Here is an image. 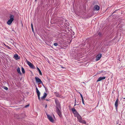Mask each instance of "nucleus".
Segmentation results:
<instances>
[{"label": "nucleus", "mask_w": 125, "mask_h": 125, "mask_svg": "<svg viewBox=\"0 0 125 125\" xmlns=\"http://www.w3.org/2000/svg\"><path fill=\"white\" fill-rule=\"evenodd\" d=\"M72 111L74 114L75 117H77L78 121L80 123L86 124V122L84 120L82 119V118L80 115L79 114L78 112L76 111V110L74 108H73Z\"/></svg>", "instance_id": "f257e3e1"}, {"label": "nucleus", "mask_w": 125, "mask_h": 125, "mask_svg": "<svg viewBox=\"0 0 125 125\" xmlns=\"http://www.w3.org/2000/svg\"><path fill=\"white\" fill-rule=\"evenodd\" d=\"M9 18L10 19L8 21L7 24L9 25L11 24L14 20V16L13 15L10 14Z\"/></svg>", "instance_id": "f03ea898"}, {"label": "nucleus", "mask_w": 125, "mask_h": 125, "mask_svg": "<svg viewBox=\"0 0 125 125\" xmlns=\"http://www.w3.org/2000/svg\"><path fill=\"white\" fill-rule=\"evenodd\" d=\"M47 117L49 121L52 123H54V119L51 115L46 114Z\"/></svg>", "instance_id": "7ed1b4c3"}, {"label": "nucleus", "mask_w": 125, "mask_h": 125, "mask_svg": "<svg viewBox=\"0 0 125 125\" xmlns=\"http://www.w3.org/2000/svg\"><path fill=\"white\" fill-rule=\"evenodd\" d=\"M56 107L57 108V112L58 114V115H59V116L61 117V112L60 110L59 109V107H60V105L59 104H57V105Z\"/></svg>", "instance_id": "20e7f679"}, {"label": "nucleus", "mask_w": 125, "mask_h": 125, "mask_svg": "<svg viewBox=\"0 0 125 125\" xmlns=\"http://www.w3.org/2000/svg\"><path fill=\"white\" fill-rule=\"evenodd\" d=\"M26 61L27 64L31 68H34V66L33 64L27 60H26Z\"/></svg>", "instance_id": "39448f33"}, {"label": "nucleus", "mask_w": 125, "mask_h": 125, "mask_svg": "<svg viewBox=\"0 0 125 125\" xmlns=\"http://www.w3.org/2000/svg\"><path fill=\"white\" fill-rule=\"evenodd\" d=\"M36 91L38 96V99L39 100H41L40 98V93L37 87L36 88Z\"/></svg>", "instance_id": "423d86ee"}, {"label": "nucleus", "mask_w": 125, "mask_h": 125, "mask_svg": "<svg viewBox=\"0 0 125 125\" xmlns=\"http://www.w3.org/2000/svg\"><path fill=\"white\" fill-rule=\"evenodd\" d=\"M102 57V54L100 53L98 54L96 56V60L98 61Z\"/></svg>", "instance_id": "0eeeda50"}, {"label": "nucleus", "mask_w": 125, "mask_h": 125, "mask_svg": "<svg viewBox=\"0 0 125 125\" xmlns=\"http://www.w3.org/2000/svg\"><path fill=\"white\" fill-rule=\"evenodd\" d=\"M100 7L98 5H95L94 8L93 10H99Z\"/></svg>", "instance_id": "6e6552de"}, {"label": "nucleus", "mask_w": 125, "mask_h": 125, "mask_svg": "<svg viewBox=\"0 0 125 125\" xmlns=\"http://www.w3.org/2000/svg\"><path fill=\"white\" fill-rule=\"evenodd\" d=\"M13 58L16 60H17L20 59V57L17 54H15L13 56Z\"/></svg>", "instance_id": "1a4fd4ad"}, {"label": "nucleus", "mask_w": 125, "mask_h": 125, "mask_svg": "<svg viewBox=\"0 0 125 125\" xmlns=\"http://www.w3.org/2000/svg\"><path fill=\"white\" fill-rule=\"evenodd\" d=\"M36 81L38 84L42 83V82L40 79H36Z\"/></svg>", "instance_id": "9d476101"}, {"label": "nucleus", "mask_w": 125, "mask_h": 125, "mask_svg": "<svg viewBox=\"0 0 125 125\" xmlns=\"http://www.w3.org/2000/svg\"><path fill=\"white\" fill-rule=\"evenodd\" d=\"M118 99H117V100L115 101V106L116 107V109L117 108V107L118 106Z\"/></svg>", "instance_id": "9b49d317"}, {"label": "nucleus", "mask_w": 125, "mask_h": 125, "mask_svg": "<svg viewBox=\"0 0 125 125\" xmlns=\"http://www.w3.org/2000/svg\"><path fill=\"white\" fill-rule=\"evenodd\" d=\"M47 95V94L46 93H44L43 96L41 98V99H44L46 96Z\"/></svg>", "instance_id": "f8f14e48"}, {"label": "nucleus", "mask_w": 125, "mask_h": 125, "mask_svg": "<svg viewBox=\"0 0 125 125\" xmlns=\"http://www.w3.org/2000/svg\"><path fill=\"white\" fill-rule=\"evenodd\" d=\"M17 71L20 74H21V73L20 71V69L19 67L17 68Z\"/></svg>", "instance_id": "ddd939ff"}, {"label": "nucleus", "mask_w": 125, "mask_h": 125, "mask_svg": "<svg viewBox=\"0 0 125 125\" xmlns=\"http://www.w3.org/2000/svg\"><path fill=\"white\" fill-rule=\"evenodd\" d=\"M21 71L22 73H25V71L24 69L22 67H21Z\"/></svg>", "instance_id": "4468645a"}, {"label": "nucleus", "mask_w": 125, "mask_h": 125, "mask_svg": "<svg viewBox=\"0 0 125 125\" xmlns=\"http://www.w3.org/2000/svg\"><path fill=\"white\" fill-rule=\"evenodd\" d=\"M37 69L39 71V73L40 74H41V75H42V73L41 71V70H40V69L38 68V67H37Z\"/></svg>", "instance_id": "2eb2a0df"}, {"label": "nucleus", "mask_w": 125, "mask_h": 125, "mask_svg": "<svg viewBox=\"0 0 125 125\" xmlns=\"http://www.w3.org/2000/svg\"><path fill=\"white\" fill-rule=\"evenodd\" d=\"M97 34L98 36H101V34L100 33L99 31H98L97 32Z\"/></svg>", "instance_id": "dca6fc26"}, {"label": "nucleus", "mask_w": 125, "mask_h": 125, "mask_svg": "<svg viewBox=\"0 0 125 125\" xmlns=\"http://www.w3.org/2000/svg\"><path fill=\"white\" fill-rule=\"evenodd\" d=\"M104 72H105L104 71H101L98 72L97 73H98V74H99L101 73L102 72L104 73Z\"/></svg>", "instance_id": "f3484780"}, {"label": "nucleus", "mask_w": 125, "mask_h": 125, "mask_svg": "<svg viewBox=\"0 0 125 125\" xmlns=\"http://www.w3.org/2000/svg\"><path fill=\"white\" fill-rule=\"evenodd\" d=\"M99 79L97 81V82L98 81H99L101 80H102L103 79Z\"/></svg>", "instance_id": "a211bd4d"}, {"label": "nucleus", "mask_w": 125, "mask_h": 125, "mask_svg": "<svg viewBox=\"0 0 125 125\" xmlns=\"http://www.w3.org/2000/svg\"><path fill=\"white\" fill-rule=\"evenodd\" d=\"M54 45L55 46H57L58 45V44L57 43H54Z\"/></svg>", "instance_id": "6ab92c4d"}, {"label": "nucleus", "mask_w": 125, "mask_h": 125, "mask_svg": "<svg viewBox=\"0 0 125 125\" xmlns=\"http://www.w3.org/2000/svg\"><path fill=\"white\" fill-rule=\"evenodd\" d=\"M82 99V102L83 103V104H84L83 98Z\"/></svg>", "instance_id": "aec40b11"}, {"label": "nucleus", "mask_w": 125, "mask_h": 125, "mask_svg": "<svg viewBox=\"0 0 125 125\" xmlns=\"http://www.w3.org/2000/svg\"><path fill=\"white\" fill-rule=\"evenodd\" d=\"M80 96L81 97V98H82V99H83V97L82 96V94L80 93Z\"/></svg>", "instance_id": "412c9836"}, {"label": "nucleus", "mask_w": 125, "mask_h": 125, "mask_svg": "<svg viewBox=\"0 0 125 125\" xmlns=\"http://www.w3.org/2000/svg\"><path fill=\"white\" fill-rule=\"evenodd\" d=\"M4 89H5V90H7L8 89V88H7V87H5L4 88Z\"/></svg>", "instance_id": "4be33fe9"}, {"label": "nucleus", "mask_w": 125, "mask_h": 125, "mask_svg": "<svg viewBox=\"0 0 125 125\" xmlns=\"http://www.w3.org/2000/svg\"><path fill=\"white\" fill-rule=\"evenodd\" d=\"M31 28H33V24L32 23H31Z\"/></svg>", "instance_id": "5701e85b"}, {"label": "nucleus", "mask_w": 125, "mask_h": 125, "mask_svg": "<svg viewBox=\"0 0 125 125\" xmlns=\"http://www.w3.org/2000/svg\"><path fill=\"white\" fill-rule=\"evenodd\" d=\"M76 99H75V103L74 105V106H75L76 105Z\"/></svg>", "instance_id": "b1692460"}, {"label": "nucleus", "mask_w": 125, "mask_h": 125, "mask_svg": "<svg viewBox=\"0 0 125 125\" xmlns=\"http://www.w3.org/2000/svg\"><path fill=\"white\" fill-rule=\"evenodd\" d=\"M99 78H105V77H100Z\"/></svg>", "instance_id": "393cba45"}, {"label": "nucleus", "mask_w": 125, "mask_h": 125, "mask_svg": "<svg viewBox=\"0 0 125 125\" xmlns=\"http://www.w3.org/2000/svg\"><path fill=\"white\" fill-rule=\"evenodd\" d=\"M29 106V105H25V107H27L28 106Z\"/></svg>", "instance_id": "a878e982"}, {"label": "nucleus", "mask_w": 125, "mask_h": 125, "mask_svg": "<svg viewBox=\"0 0 125 125\" xmlns=\"http://www.w3.org/2000/svg\"><path fill=\"white\" fill-rule=\"evenodd\" d=\"M31 29H32V31H33V28H31Z\"/></svg>", "instance_id": "bb28decb"}, {"label": "nucleus", "mask_w": 125, "mask_h": 125, "mask_svg": "<svg viewBox=\"0 0 125 125\" xmlns=\"http://www.w3.org/2000/svg\"><path fill=\"white\" fill-rule=\"evenodd\" d=\"M35 78H39L38 77H35Z\"/></svg>", "instance_id": "cd10ccee"}, {"label": "nucleus", "mask_w": 125, "mask_h": 125, "mask_svg": "<svg viewBox=\"0 0 125 125\" xmlns=\"http://www.w3.org/2000/svg\"><path fill=\"white\" fill-rule=\"evenodd\" d=\"M115 11H114V12L113 13H115Z\"/></svg>", "instance_id": "c85d7f7f"}, {"label": "nucleus", "mask_w": 125, "mask_h": 125, "mask_svg": "<svg viewBox=\"0 0 125 125\" xmlns=\"http://www.w3.org/2000/svg\"><path fill=\"white\" fill-rule=\"evenodd\" d=\"M37 1V0H35V1Z\"/></svg>", "instance_id": "c756f323"}, {"label": "nucleus", "mask_w": 125, "mask_h": 125, "mask_svg": "<svg viewBox=\"0 0 125 125\" xmlns=\"http://www.w3.org/2000/svg\"><path fill=\"white\" fill-rule=\"evenodd\" d=\"M55 102L56 103V100L55 101Z\"/></svg>", "instance_id": "7c9ffc66"}, {"label": "nucleus", "mask_w": 125, "mask_h": 125, "mask_svg": "<svg viewBox=\"0 0 125 125\" xmlns=\"http://www.w3.org/2000/svg\"><path fill=\"white\" fill-rule=\"evenodd\" d=\"M124 99H125V98H124Z\"/></svg>", "instance_id": "2f4dec72"}]
</instances>
